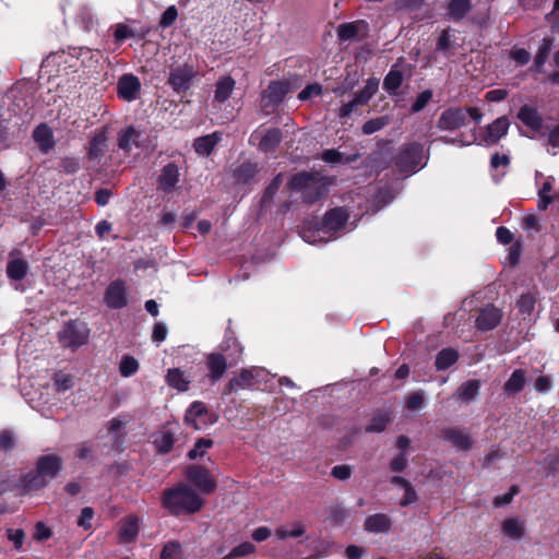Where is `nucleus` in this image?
<instances>
[{"instance_id": "obj_1", "label": "nucleus", "mask_w": 559, "mask_h": 559, "mask_svg": "<svg viewBox=\"0 0 559 559\" xmlns=\"http://www.w3.org/2000/svg\"><path fill=\"white\" fill-rule=\"evenodd\" d=\"M163 504L171 514H193L198 512L203 500L190 486L181 484L164 492Z\"/></svg>"}, {"instance_id": "obj_2", "label": "nucleus", "mask_w": 559, "mask_h": 559, "mask_svg": "<svg viewBox=\"0 0 559 559\" xmlns=\"http://www.w3.org/2000/svg\"><path fill=\"white\" fill-rule=\"evenodd\" d=\"M331 180L318 173H299L289 181L292 190L300 191L307 203H313L328 194Z\"/></svg>"}, {"instance_id": "obj_3", "label": "nucleus", "mask_w": 559, "mask_h": 559, "mask_svg": "<svg viewBox=\"0 0 559 559\" xmlns=\"http://www.w3.org/2000/svg\"><path fill=\"white\" fill-rule=\"evenodd\" d=\"M198 71L192 64L181 63L169 68L167 83L177 94L187 92L197 76Z\"/></svg>"}, {"instance_id": "obj_4", "label": "nucleus", "mask_w": 559, "mask_h": 559, "mask_svg": "<svg viewBox=\"0 0 559 559\" xmlns=\"http://www.w3.org/2000/svg\"><path fill=\"white\" fill-rule=\"evenodd\" d=\"M424 159V146L419 143L406 145L396 157V166L401 171L412 173L421 166Z\"/></svg>"}, {"instance_id": "obj_5", "label": "nucleus", "mask_w": 559, "mask_h": 559, "mask_svg": "<svg viewBox=\"0 0 559 559\" xmlns=\"http://www.w3.org/2000/svg\"><path fill=\"white\" fill-rule=\"evenodd\" d=\"M467 123V111L462 107H449L443 110L438 120L437 128L441 131H455Z\"/></svg>"}, {"instance_id": "obj_6", "label": "nucleus", "mask_w": 559, "mask_h": 559, "mask_svg": "<svg viewBox=\"0 0 559 559\" xmlns=\"http://www.w3.org/2000/svg\"><path fill=\"white\" fill-rule=\"evenodd\" d=\"M87 340V330L83 324L68 323L62 331L59 332V342L64 347H78L83 345Z\"/></svg>"}, {"instance_id": "obj_7", "label": "nucleus", "mask_w": 559, "mask_h": 559, "mask_svg": "<svg viewBox=\"0 0 559 559\" xmlns=\"http://www.w3.org/2000/svg\"><path fill=\"white\" fill-rule=\"evenodd\" d=\"M509 127L510 122L506 116L497 118L495 121L487 126L481 140H476L475 144H485L487 146L497 144L499 140L508 133Z\"/></svg>"}, {"instance_id": "obj_8", "label": "nucleus", "mask_w": 559, "mask_h": 559, "mask_svg": "<svg viewBox=\"0 0 559 559\" xmlns=\"http://www.w3.org/2000/svg\"><path fill=\"white\" fill-rule=\"evenodd\" d=\"M186 476L204 493H211L216 488V481L211 477L207 469L203 466H189L186 471Z\"/></svg>"}, {"instance_id": "obj_9", "label": "nucleus", "mask_w": 559, "mask_h": 559, "mask_svg": "<svg viewBox=\"0 0 559 559\" xmlns=\"http://www.w3.org/2000/svg\"><path fill=\"white\" fill-rule=\"evenodd\" d=\"M185 419L188 424L192 425L194 429H201L202 426L215 421L213 415L202 402H193L186 412Z\"/></svg>"}, {"instance_id": "obj_10", "label": "nucleus", "mask_w": 559, "mask_h": 559, "mask_svg": "<svg viewBox=\"0 0 559 559\" xmlns=\"http://www.w3.org/2000/svg\"><path fill=\"white\" fill-rule=\"evenodd\" d=\"M141 91V82L133 74H123L117 83V93L120 98L127 102L135 100Z\"/></svg>"}, {"instance_id": "obj_11", "label": "nucleus", "mask_w": 559, "mask_h": 559, "mask_svg": "<svg viewBox=\"0 0 559 559\" xmlns=\"http://www.w3.org/2000/svg\"><path fill=\"white\" fill-rule=\"evenodd\" d=\"M179 168L175 163L165 165L157 179V189L169 193L173 192L179 182Z\"/></svg>"}, {"instance_id": "obj_12", "label": "nucleus", "mask_w": 559, "mask_h": 559, "mask_svg": "<svg viewBox=\"0 0 559 559\" xmlns=\"http://www.w3.org/2000/svg\"><path fill=\"white\" fill-rule=\"evenodd\" d=\"M105 301L111 309H120L127 305L126 285L122 281H115L108 286Z\"/></svg>"}, {"instance_id": "obj_13", "label": "nucleus", "mask_w": 559, "mask_h": 559, "mask_svg": "<svg viewBox=\"0 0 559 559\" xmlns=\"http://www.w3.org/2000/svg\"><path fill=\"white\" fill-rule=\"evenodd\" d=\"M501 311L493 307L487 306L481 309L476 318L475 325L478 330L485 332L495 329L501 321Z\"/></svg>"}, {"instance_id": "obj_14", "label": "nucleus", "mask_w": 559, "mask_h": 559, "mask_svg": "<svg viewBox=\"0 0 559 559\" xmlns=\"http://www.w3.org/2000/svg\"><path fill=\"white\" fill-rule=\"evenodd\" d=\"M36 468L49 480H52L62 468V460L58 455H41L36 461Z\"/></svg>"}, {"instance_id": "obj_15", "label": "nucleus", "mask_w": 559, "mask_h": 559, "mask_svg": "<svg viewBox=\"0 0 559 559\" xmlns=\"http://www.w3.org/2000/svg\"><path fill=\"white\" fill-rule=\"evenodd\" d=\"M206 368L212 383L223 378L227 369L226 357L222 353H211L206 356Z\"/></svg>"}, {"instance_id": "obj_16", "label": "nucleus", "mask_w": 559, "mask_h": 559, "mask_svg": "<svg viewBox=\"0 0 559 559\" xmlns=\"http://www.w3.org/2000/svg\"><path fill=\"white\" fill-rule=\"evenodd\" d=\"M443 438L457 450L466 451L473 445V440L466 429L448 428L443 431Z\"/></svg>"}, {"instance_id": "obj_17", "label": "nucleus", "mask_w": 559, "mask_h": 559, "mask_svg": "<svg viewBox=\"0 0 559 559\" xmlns=\"http://www.w3.org/2000/svg\"><path fill=\"white\" fill-rule=\"evenodd\" d=\"M288 92V86L282 82H271L263 91L262 98L266 106L280 104Z\"/></svg>"}, {"instance_id": "obj_18", "label": "nucleus", "mask_w": 559, "mask_h": 559, "mask_svg": "<svg viewBox=\"0 0 559 559\" xmlns=\"http://www.w3.org/2000/svg\"><path fill=\"white\" fill-rule=\"evenodd\" d=\"M253 386V374L250 370L243 369L239 376L231 378L224 389V394L229 395L233 392L250 389Z\"/></svg>"}, {"instance_id": "obj_19", "label": "nucleus", "mask_w": 559, "mask_h": 559, "mask_svg": "<svg viewBox=\"0 0 559 559\" xmlns=\"http://www.w3.org/2000/svg\"><path fill=\"white\" fill-rule=\"evenodd\" d=\"M222 134L217 131L197 138L193 147L199 155L209 156L214 147L221 142Z\"/></svg>"}, {"instance_id": "obj_20", "label": "nucleus", "mask_w": 559, "mask_h": 559, "mask_svg": "<svg viewBox=\"0 0 559 559\" xmlns=\"http://www.w3.org/2000/svg\"><path fill=\"white\" fill-rule=\"evenodd\" d=\"M518 118L533 131L538 132L543 127L542 116L531 106H522L519 110Z\"/></svg>"}, {"instance_id": "obj_21", "label": "nucleus", "mask_w": 559, "mask_h": 559, "mask_svg": "<svg viewBox=\"0 0 559 559\" xmlns=\"http://www.w3.org/2000/svg\"><path fill=\"white\" fill-rule=\"evenodd\" d=\"M28 272L27 261L14 257V252L10 254V260L7 265V275L12 281H22Z\"/></svg>"}, {"instance_id": "obj_22", "label": "nucleus", "mask_w": 559, "mask_h": 559, "mask_svg": "<svg viewBox=\"0 0 559 559\" xmlns=\"http://www.w3.org/2000/svg\"><path fill=\"white\" fill-rule=\"evenodd\" d=\"M348 219L347 212L342 207H336L329 211L324 215L323 225L329 230H338L344 228L346 222Z\"/></svg>"}, {"instance_id": "obj_23", "label": "nucleus", "mask_w": 559, "mask_h": 559, "mask_svg": "<svg viewBox=\"0 0 559 559\" xmlns=\"http://www.w3.org/2000/svg\"><path fill=\"white\" fill-rule=\"evenodd\" d=\"M34 141L38 144L39 148L47 153L55 146L53 135L51 129L45 124H39L33 132Z\"/></svg>"}, {"instance_id": "obj_24", "label": "nucleus", "mask_w": 559, "mask_h": 559, "mask_svg": "<svg viewBox=\"0 0 559 559\" xmlns=\"http://www.w3.org/2000/svg\"><path fill=\"white\" fill-rule=\"evenodd\" d=\"M364 527L370 533H385L391 527V520L383 513H377L366 519Z\"/></svg>"}, {"instance_id": "obj_25", "label": "nucleus", "mask_w": 559, "mask_h": 559, "mask_svg": "<svg viewBox=\"0 0 559 559\" xmlns=\"http://www.w3.org/2000/svg\"><path fill=\"white\" fill-rule=\"evenodd\" d=\"M235 84H236L235 80L229 75L219 78L215 84V94H214L215 102H218V103L226 102L230 97V95L235 88Z\"/></svg>"}, {"instance_id": "obj_26", "label": "nucleus", "mask_w": 559, "mask_h": 559, "mask_svg": "<svg viewBox=\"0 0 559 559\" xmlns=\"http://www.w3.org/2000/svg\"><path fill=\"white\" fill-rule=\"evenodd\" d=\"M166 382L169 386L185 392L189 389L190 379L179 368L168 369L166 374Z\"/></svg>"}, {"instance_id": "obj_27", "label": "nucleus", "mask_w": 559, "mask_h": 559, "mask_svg": "<svg viewBox=\"0 0 559 559\" xmlns=\"http://www.w3.org/2000/svg\"><path fill=\"white\" fill-rule=\"evenodd\" d=\"M502 533L512 539H520L525 532L524 521L519 518H509L502 522Z\"/></svg>"}, {"instance_id": "obj_28", "label": "nucleus", "mask_w": 559, "mask_h": 559, "mask_svg": "<svg viewBox=\"0 0 559 559\" xmlns=\"http://www.w3.org/2000/svg\"><path fill=\"white\" fill-rule=\"evenodd\" d=\"M471 8L469 0H450L447 16L454 22L461 21L471 11Z\"/></svg>"}, {"instance_id": "obj_29", "label": "nucleus", "mask_w": 559, "mask_h": 559, "mask_svg": "<svg viewBox=\"0 0 559 559\" xmlns=\"http://www.w3.org/2000/svg\"><path fill=\"white\" fill-rule=\"evenodd\" d=\"M526 383V373L522 369H516L503 385V390L508 395H514L524 389Z\"/></svg>"}, {"instance_id": "obj_30", "label": "nucleus", "mask_w": 559, "mask_h": 559, "mask_svg": "<svg viewBox=\"0 0 559 559\" xmlns=\"http://www.w3.org/2000/svg\"><path fill=\"white\" fill-rule=\"evenodd\" d=\"M140 132L133 127L121 130L118 134L119 148L130 152L133 146H139Z\"/></svg>"}, {"instance_id": "obj_31", "label": "nucleus", "mask_w": 559, "mask_h": 559, "mask_svg": "<svg viewBox=\"0 0 559 559\" xmlns=\"http://www.w3.org/2000/svg\"><path fill=\"white\" fill-rule=\"evenodd\" d=\"M480 382L478 380H469L462 383L457 391L456 396L463 403H469L476 399L479 393Z\"/></svg>"}, {"instance_id": "obj_32", "label": "nucleus", "mask_w": 559, "mask_h": 559, "mask_svg": "<svg viewBox=\"0 0 559 559\" xmlns=\"http://www.w3.org/2000/svg\"><path fill=\"white\" fill-rule=\"evenodd\" d=\"M282 141V131L277 128L269 129L260 140L259 148L269 153L274 151Z\"/></svg>"}, {"instance_id": "obj_33", "label": "nucleus", "mask_w": 559, "mask_h": 559, "mask_svg": "<svg viewBox=\"0 0 559 559\" xmlns=\"http://www.w3.org/2000/svg\"><path fill=\"white\" fill-rule=\"evenodd\" d=\"M49 481L50 480L40 474V472L35 467L34 471L24 476L23 486L27 490H38L46 487Z\"/></svg>"}, {"instance_id": "obj_34", "label": "nucleus", "mask_w": 559, "mask_h": 559, "mask_svg": "<svg viewBox=\"0 0 559 559\" xmlns=\"http://www.w3.org/2000/svg\"><path fill=\"white\" fill-rule=\"evenodd\" d=\"M139 533L138 518H128L121 523L120 539L123 543L133 542Z\"/></svg>"}, {"instance_id": "obj_35", "label": "nucleus", "mask_w": 559, "mask_h": 559, "mask_svg": "<svg viewBox=\"0 0 559 559\" xmlns=\"http://www.w3.org/2000/svg\"><path fill=\"white\" fill-rule=\"evenodd\" d=\"M306 532V526L302 522H293L292 524L287 525V526H281L278 528H276L275 531V536L278 538V539H286L288 537H293V538H297V537H300L305 534Z\"/></svg>"}, {"instance_id": "obj_36", "label": "nucleus", "mask_w": 559, "mask_h": 559, "mask_svg": "<svg viewBox=\"0 0 559 559\" xmlns=\"http://www.w3.org/2000/svg\"><path fill=\"white\" fill-rule=\"evenodd\" d=\"M258 171L259 167L257 164L247 162L235 168L234 177L237 179V181L247 183L254 178Z\"/></svg>"}, {"instance_id": "obj_37", "label": "nucleus", "mask_w": 559, "mask_h": 559, "mask_svg": "<svg viewBox=\"0 0 559 559\" xmlns=\"http://www.w3.org/2000/svg\"><path fill=\"white\" fill-rule=\"evenodd\" d=\"M459 359V353L453 348L442 349L436 357V369L445 370L454 365Z\"/></svg>"}, {"instance_id": "obj_38", "label": "nucleus", "mask_w": 559, "mask_h": 559, "mask_svg": "<svg viewBox=\"0 0 559 559\" xmlns=\"http://www.w3.org/2000/svg\"><path fill=\"white\" fill-rule=\"evenodd\" d=\"M554 39L552 38H544L538 47V50L536 52L534 64L538 71L542 70L545 62L548 59V56L552 49Z\"/></svg>"}, {"instance_id": "obj_39", "label": "nucleus", "mask_w": 559, "mask_h": 559, "mask_svg": "<svg viewBox=\"0 0 559 559\" xmlns=\"http://www.w3.org/2000/svg\"><path fill=\"white\" fill-rule=\"evenodd\" d=\"M390 121L391 119L388 116L372 118L362 124L361 131L366 135L373 134L386 127Z\"/></svg>"}, {"instance_id": "obj_40", "label": "nucleus", "mask_w": 559, "mask_h": 559, "mask_svg": "<svg viewBox=\"0 0 559 559\" xmlns=\"http://www.w3.org/2000/svg\"><path fill=\"white\" fill-rule=\"evenodd\" d=\"M391 421L388 413L380 412L372 416L369 425L366 426L367 432H382L386 425Z\"/></svg>"}, {"instance_id": "obj_41", "label": "nucleus", "mask_w": 559, "mask_h": 559, "mask_svg": "<svg viewBox=\"0 0 559 559\" xmlns=\"http://www.w3.org/2000/svg\"><path fill=\"white\" fill-rule=\"evenodd\" d=\"M359 23H343L337 28V36L341 40H354L357 38L359 33Z\"/></svg>"}, {"instance_id": "obj_42", "label": "nucleus", "mask_w": 559, "mask_h": 559, "mask_svg": "<svg viewBox=\"0 0 559 559\" xmlns=\"http://www.w3.org/2000/svg\"><path fill=\"white\" fill-rule=\"evenodd\" d=\"M379 87V80L376 78H370L367 80L364 88L356 93L355 95L360 99V103L365 105L372 98V96L377 93Z\"/></svg>"}, {"instance_id": "obj_43", "label": "nucleus", "mask_w": 559, "mask_h": 559, "mask_svg": "<svg viewBox=\"0 0 559 559\" xmlns=\"http://www.w3.org/2000/svg\"><path fill=\"white\" fill-rule=\"evenodd\" d=\"M403 74L401 71L391 69L383 81V87L389 93H395L396 90L402 85Z\"/></svg>"}, {"instance_id": "obj_44", "label": "nucleus", "mask_w": 559, "mask_h": 559, "mask_svg": "<svg viewBox=\"0 0 559 559\" xmlns=\"http://www.w3.org/2000/svg\"><path fill=\"white\" fill-rule=\"evenodd\" d=\"M154 443L158 452L168 453L175 443L174 435L169 431H164L154 440Z\"/></svg>"}, {"instance_id": "obj_45", "label": "nucleus", "mask_w": 559, "mask_h": 559, "mask_svg": "<svg viewBox=\"0 0 559 559\" xmlns=\"http://www.w3.org/2000/svg\"><path fill=\"white\" fill-rule=\"evenodd\" d=\"M16 445V436L10 429H3L0 431V452H10Z\"/></svg>"}, {"instance_id": "obj_46", "label": "nucleus", "mask_w": 559, "mask_h": 559, "mask_svg": "<svg viewBox=\"0 0 559 559\" xmlns=\"http://www.w3.org/2000/svg\"><path fill=\"white\" fill-rule=\"evenodd\" d=\"M139 369V362L138 360L132 356H123L120 366L119 371L122 377H131Z\"/></svg>"}, {"instance_id": "obj_47", "label": "nucleus", "mask_w": 559, "mask_h": 559, "mask_svg": "<svg viewBox=\"0 0 559 559\" xmlns=\"http://www.w3.org/2000/svg\"><path fill=\"white\" fill-rule=\"evenodd\" d=\"M212 445H213V440L201 438L195 442L193 449H191L188 452V457L190 460H195L199 456H203L206 449L211 448Z\"/></svg>"}, {"instance_id": "obj_48", "label": "nucleus", "mask_w": 559, "mask_h": 559, "mask_svg": "<svg viewBox=\"0 0 559 559\" xmlns=\"http://www.w3.org/2000/svg\"><path fill=\"white\" fill-rule=\"evenodd\" d=\"M53 385L57 392H64L73 386V378L70 374L58 372L53 377Z\"/></svg>"}, {"instance_id": "obj_49", "label": "nucleus", "mask_w": 559, "mask_h": 559, "mask_svg": "<svg viewBox=\"0 0 559 559\" xmlns=\"http://www.w3.org/2000/svg\"><path fill=\"white\" fill-rule=\"evenodd\" d=\"M364 105L365 104L360 103V99L355 95L350 102L344 104L338 109L337 116L341 119L348 118L353 112H355L358 109V107L364 106Z\"/></svg>"}, {"instance_id": "obj_50", "label": "nucleus", "mask_w": 559, "mask_h": 559, "mask_svg": "<svg viewBox=\"0 0 559 559\" xmlns=\"http://www.w3.org/2000/svg\"><path fill=\"white\" fill-rule=\"evenodd\" d=\"M552 190V186L549 181L544 182L543 187L538 191V209L546 210L547 206L551 203L552 199L550 197V192Z\"/></svg>"}, {"instance_id": "obj_51", "label": "nucleus", "mask_w": 559, "mask_h": 559, "mask_svg": "<svg viewBox=\"0 0 559 559\" xmlns=\"http://www.w3.org/2000/svg\"><path fill=\"white\" fill-rule=\"evenodd\" d=\"M283 183V177L281 174H278L273 180L272 182L267 186V188L265 189L264 191V194H263V198H262V202L263 203H266L269 201H271L273 199V197L277 193V191L280 190L281 186Z\"/></svg>"}, {"instance_id": "obj_52", "label": "nucleus", "mask_w": 559, "mask_h": 559, "mask_svg": "<svg viewBox=\"0 0 559 559\" xmlns=\"http://www.w3.org/2000/svg\"><path fill=\"white\" fill-rule=\"evenodd\" d=\"M106 136L98 134L94 136L90 143L88 155L90 157H97L103 154V146L105 145Z\"/></svg>"}, {"instance_id": "obj_53", "label": "nucleus", "mask_w": 559, "mask_h": 559, "mask_svg": "<svg viewBox=\"0 0 559 559\" xmlns=\"http://www.w3.org/2000/svg\"><path fill=\"white\" fill-rule=\"evenodd\" d=\"M181 555V546L178 543L170 542L165 545L160 559H178Z\"/></svg>"}, {"instance_id": "obj_54", "label": "nucleus", "mask_w": 559, "mask_h": 559, "mask_svg": "<svg viewBox=\"0 0 559 559\" xmlns=\"http://www.w3.org/2000/svg\"><path fill=\"white\" fill-rule=\"evenodd\" d=\"M432 98V92L430 90H426L424 92H421L416 100L413 103L412 105V111L413 112H419L421 111L426 105L430 102V99Z\"/></svg>"}, {"instance_id": "obj_55", "label": "nucleus", "mask_w": 559, "mask_h": 559, "mask_svg": "<svg viewBox=\"0 0 559 559\" xmlns=\"http://www.w3.org/2000/svg\"><path fill=\"white\" fill-rule=\"evenodd\" d=\"M7 536L13 543L15 549H20L25 539V533L21 528H8Z\"/></svg>"}, {"instance_id": "obj_56", "label": "nucleus", "mask_w": 559, "mask_h": 559, "mask_svg": "<svg viewBox=\"0 0 559 559\" xmlns=\"http://www.w3.org/2000/svg\"><path fill=\"white\" fill-rule=\"evenodd\" d=\"M178 11L175 5L168 7L163 13L159 24L162 27L166 28L174 24L177 20Z\"/></svg>"}, {"instance_id": "obj_57", "label": "nucleus", "mask_w": 559, "mask_h": 559, "mask_svg": "<svg viewBox=\"0 0 559 559\" xmlns=\"http://www.w3.org/2000/svg\"><path fill=\"white\" fill-rule=\"evenodd\" d=\"M331 475L337 480H347L352 475V467L349 465H336L332 468Z\"/></svg>"}, {"instance_id": "obj_58", "label": "nucleus", "mask_w": 559, "mask_h": 559, "mask_svg": "<svg viewBox=\"0 0 559 559\" xmlns=\"http://www.w3.org/2000/svg\"><path fill=\"white\" fill-rule=\"evenodd\" d=\"M94 516V510L90 507H85L82 509L81 511V515L78 520V525L85 528V530H88L91 528L92 526V519Z\"/></svg>"}, {"instance_id": "obj_59", "label": "nucleus", "mask_w": 559, "mask_h": 559, "mask_svg": "<svg viewBox=\"0 0 559 559\" xmlns=\"http://www.w3.org/2000/svg\"><path fill=\"white\" fill-rule=\"evenodd\" d=\"M168 330L165 323L157 322L154 324L153 333H152V340L153 342L159 344L163 341H165L167 336Z\"/></svg>"}, {"instance_id": "obj_60", "label": "nucleus", "mask_w": 559, "mask_h": 559, "mask_svg": "<svg viewBox=\"0 0 559 559\" xmlns=\"http://www.w3.org/2000/svg\"><path fill=\"white\" fill-rule=\"evenodd\" d=\"M255 547L253 544L249 543V542H245L240 545H238L237 547H235L230 554H229V557H243V556H247V555H250L254 551Z\"/></svg>"}, {"instance_id": "obj_61", "label": "nucleus", "mask_w": 559, "mask_h": 559, "mask_svg": "<svg viewBox=\"0 0 559 559\" xmlns=\"http://www.w3.org/2000/svg\"><path fill=\"white\" fill-rule=\"evenodd\" d=\"M322 93V86L318 83L307 85L299 94L300 100H307L313 95H320Z\"/></svg>"}, {"instance_id": "obj_62", "label": "nucleus", "mask_w": 559, "mask_h": 559, "mask_svg": "<svg viewBox=\"0 0 559 559\" xmlns=\"http://www.w3.org/2000/svg\"><path fill=\"white\" fill-rule=\"evenodd\" d=\"M424 406V395L420 392L411 394L406 400V407L411 411L420 409Z\"/></svg>"}, {"instance_id": "obj_63", "label": "nucleus", "mask_w": 559, "mask_h": 559, "mask_svg": "<svg viewBox=\"0 0 559 559\" xmlns=\"http://www.w3.org/2000/svg\"><path fill=\"white\" fill-rule=\"evenodd\" d=\"M519 492L518 486H512L509 490V492L498 496L493 500V504L496 507H502L504 504H508L512 501L513 497Z\"/></svg>"}, {"instance_id": "obj_64", "label": "nucleus", "mask_w": 559, "mask_h": 559, "mask_svg": "<svg viewBox=\"0 0 559 559\" xmlns=\"http://www.w3.org/2000/svg\"><path fill=\"white\" fill-rule=\"evenodd\" d=\"M407 466V459L404 453H400L396 455L390 463V468L392 472H403Z\"/></svg>"}]
</instances>
